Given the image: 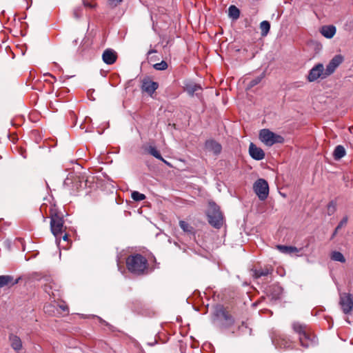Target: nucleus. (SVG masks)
I'll return each mask as SVG.
<instances>
[{"mask_svg": "<svg viewBox=\"0 0 353 353\" xmlns=\"http://www.w3.org/2000/svg\"><path fill=\"white\" fill-rule=\"evenodd\" d=\"M102 59L105 63L112 65L116 62L117 54L113 49H105L103 52Z\"/></svg>", "mask_w": 353, "mask_h": 353, "instance_id": "nucleus-13", "label": "nucleus"}, {"mask_svg": "<svg viewBox=\"0 0 353 353\" xmlns=\"http://www.w3.org/2000/svg\"><path fill=\"white\" fill-rule=\"evenodd\" d=\"M126 266L130 272L137 275L143 274L148 269V260L140 254H132L126 259Z\"/></svg>", "mask_w": 353, "mask_h": 353, "instance_id": "nucleus-2", "label": "nucleus"}, {"mask_svg": "<svg viewBox=\"0 0 353 353\" xmlns=\"http://www.w3.org/2000/svg\"><path fill=\"white\" fill-rule=\"evenodd\" d=\"M50 287L48 286V285H45L44 287V290L46 291V292L50 294Z\"/></svg>", "mask_w": 353, "mask_h": 353, "instance_id": "nucleus-35", "label": "nucleus"}, {"mask_svg": "<svg viewBox=\"0 0 353 353\" xmlns=\"http://www.w3.org/2000/svg\"><path fill=\"white\" fill-rule=\"evenodd\" d=\"M122 0H108V4L110 7L114 8L121 3Z\"/></svg>", "mask_w": 353, "mask_h": 353, "instance_id": "nucleus-34", "label": "nucleus"}, {"mask_svg": "<svg viewBox=\"0 0 353 353\" xmlns=\"http://www.w3.org/2000/svg\"><path fill=\"white\" fill-rule=\"evenodd\" d=\"M20 279V277L14 279V276L11 275H1L0 276V288L4 287L10 288L17 284Z\"/></svg>", "mask_w": 353, "mask_h": 353, "instance_id": "nucleus-14", "label": "nucleus"}, {"mask_svg": "<svg viewBox=\"0 0 353 353\" xmlns=\"http://www.w3.org/2000/svg\"><path fill=\"white\" fill-rule=\"evenodd\" d=\"M158 88L159 83L152 81L149 77L144 78L141 81V90L150 97H152Z\"/></svg>", "mask_w": 353, "mask_h": 353, "instance_id": "nucleus-9", "label": "nucleus"}, {"mask_svg": "<svg viewBox=\"0 0 353 353\" xmlns=\"http://www.w3.org/2000/svg\"><path fill=\"white\" fill-rule=\"evenodd\" d=\"M339 230H336V228H335L332 236H331V239H334V237L336 235V234L338 233Z\"/></svg>", "mask_w": 353, "mask_h": 353, "instance_id": "nucleus-36", "label": "nucleus"}, {"mask_svg": "<svg viewBox=\"0 0 353 353\" xmlns=\"http://www.w3.org/2000/svg\"><path fill=\"white\" fill-rule=\"evenodd\" d=\"M83 4L85 8L89 9H94L97 6V4L95 2L89 1L88 0H83Z\"/></svg>", "mask_w": 353, "mask_h": 353, "instance_id": "nucleus-32", "label": "nucleus"}, {"mask_svg": "<svg viewBox=\"0 0 353 353\" xmlns=\"http://www.w3.org/2000/svg\"><path fill=\"white\" fill-rule=\"evenodd\" d=\"M292 327L294 332L299 335V343L302 347L308 348L318 344L316 336L306 324L294 322L292 324Z\"/></svg>", "mask_w": 353, "mask_h": 353, "instance_id": "nucleus-1", "label": "nucleus"}, {"mask_svg": "<svg viewBox=\"0 0 353 353\" xmlns=\"http://www.w3.org/2000/svg\"><path fill=\"white\" fill-rule=\"evenodd\" d=\"M276 248L282 253L287 254H295L296 256H300L298 253L303 250V248H297L294 246H288V245H276Z\"/></svg>", "mask_w": 353, "mask_h": 353, "instance_id": "nucleus-15", "label": "nucleus"}, {"mask_svg": "<svg viewBox=\"0 0 353 353\" xmlns=\"http://www.w3.org/2000/svg\"><path fill=\"white\" fill-rule=\"evenodd\" d=\"M131 196H132V199L136 201H143L145 199V194H141L137 191L132 192Z\"/></svg>", "mask_w": 353, "mask_h": 353, "instance_id": "nucleus-29", "label": "nucleus"}, {"mask_svg": "<svg viewBox=\"0 0 353 353\" xmlns=\"http://www.w3.org/2000/svg\"><path fill=\"white\" fill-rule=\"evenodd\" d=\"M260 29L262 36H266L270 29V23L268 21H263L260 23Z\"/></svg>", "mask_w": 353, "mask_h": 353, "instance_id": "nucleus-27", "label": "nucleus"}, {"mask_svg": "<svg viewBox=\"0 0 353 353\" xmlns=\"http://www.w3.org/2000/svg\"><path fill=\"white\" fill-rule=\"evenodd\" d=\"M209 223L215 228L219 229L223 223V216L220 208L214 202L209 203V208L207 212Z\"/></svg>", "mask_w": 353, "mask_h": 353, "instance_id": "nucleus-3", "label": "nucleus"}, {"mask_svg": "<svg viewBox=\"0 0 353 353\" xmlns=\"http://www.w3.org/2000/svg\"><path fill=\"white\" fill-rule=\"evenodd\" d=\"M339 305L344 314H350L353 310V295L346 292L341 293Z\"/></svg>", "mask_w": 353, "mask_h": 353, "instance_id": "nucleus-8", "label": "nucleus"}, {"mask_svg": "<svg viewBox=\"0 0 353 353\" xmlns=\"http://www.w3.org/2000/svg\"><path fill=\"white\" fill-rule=\"evenodd\" d=\"M249 154L252 159L256 161L262 160L265 157L264 151L253 143H250V144Z\"/></svg>", "mask_w": 353, "mask_h": 353, "instance_id": "nucleus-12", "label": "nucleus"}, {"mask_svg": "<svg viewBox=\"0 0 353 353\" xmlns=\"http://www.w3.org/2000/svg\"><path fill=\"white\" fill-rule=\"evenodd\" d=\"M74 15L76 17H79L78 12H77V11H74Z\"/></svg>", "mask_w": 353, "mask_h": 353, "instance_id": "nucleus-40", "label": "nucleus"}, {"mask_svg": "<svg viewBox=\"0 0 353 353\" xmlns=\"http://www.w3.org/2000/svg\"><path fill=\"white\" fill-rule=\"evenodd\" d=\"M346 154V151L343 145H337L333 152V157L335 160H339Z\"/></svg>", "mask_w": 353, "mask_h": 353, "instance_id": "nucleus-23", "label": "nucleus"}, {"mask_svg": "<svg viewBox=\"0 0 353 353\" xmlns=\"http://www.w3.org/2000/svg\"><path fill=\"white\" fill-rule=\"evenodd\" d=\"M321 33L325 38L331 39L336 33V28L334 26H324L321 28Z\"/></svg>", "mask_w": 353, "mask_h": 353, "instance_id": "nucleus-20", "label": "nucleus"}, {"mask_svg": "<svg viewBox=\"0 0 353 353\" xmlns=\"http://www.w3.org/2000/svg\"><path fill=\"white\" fill-rule=\"evenodd\" d=\"M60 307L62 309V310L63 311H68V307L67 306H63V305H61L60 306Z\"/></svg>", "mask_w": 353, "mask_h": 353, "instance_id": "nucleus-37", "label": "nucleus"}, {"mask_svg": "<svg viewBox=\"0 0 353 353\" xmlns=\"http://www.w3.org/2000/svg\"><path fill=\"white\" fill-rule=\"evenodd\" d=\"M184 89L190 96H193L198 90H201V87L195 83L188 82L185 84Z\"/></svg>", "mask_w": 353, "mask_h": 353, "instance_id": "nucleus-21", "label": "nucleus"}, {"mask_svg": "<svg viewBox=\"0 0 353 353\" xmlns=\"http://www.w3.org/2000/svg\"><path fill=\"white\" fill-rule=\"evenodd\" d=\"M348 221V217L347 216H344L342 220L339 222L338 225L336 226V230H339L343 227L345 226Z\"/></svg>", "mask_w": 353, "mask_h": 353, "instance_id": "nucleus-33", "label": "nucleus"}, {"mask_svg": "<svg viewBox=\"0 0 353 353\" xmlns=\"http://www.w3.org/2000/svg\"><path fill=\"white\" fill-rule=\"evenodd\" d=\"M272 271L273 268L271 266H265L264 268L253 270V275L255 278L258 279L272 274Z\"/></svg>", "mask_w": 353, "mask_h": 353, "instance_id": "nucleus-18", "label": "nucleus"}, {"mask_svg": "<svg viewBox=\"0 0 353 353\" xmlns=\"http://www.w3.org/2000/svg\"><path fill=\"white\" fill-rule=\"evenodd\" d=\"M253 189L259 199L264 201L269 194V186L268 182L263 179H259L255 181Z\"/></svg>", "mask_w": 353, "mask_h": 353, "instance_id": "nucleus-7", "label": "nucleus"}, {"mask_svg": "<svg viewBox=\"0 0 353 353\" xmlns=\"http://www.w3.org/2000/svg\"><path fill=\"white\" fill-rule=\"evenodd\" d=\"M9 341L12 348L15 351H19L22 349V341L18 336L13 334H10Z\"/></svg>", "mask_w": 353, "mask_h": 353, "instance_id": "nucleus-19", "label": "nucleus"}, {"mask_svg": "<svg viewBox=\"0 0 353 353\" xmlns=\"http://www.w3.org/2000/svg\"><path fill=\"white\" fill-rule=\"evenodd\" d=\"M50 216L51 232L57 237L63 232L64 221L63 216L61 214L56 212V210H51Z\"/></svg>", "mask_w": 353, "mask_h": 353, "instance_id": "nucleus-6", "label": "nucleus"}, {"mask_svg": "<svg viewBox=\"0 0 353 353\" xmlns=\"http://www.w3.org/2000/svg\"><path fill=\"white\" fill-rule=\"evenodd\" d=\"M179 226L183 230V231L188 234H194V228L187 223L185 221H179Z\"/></svg>", "mask_w": 353, "mask_h": 353, "instance_id": "nucleus-24", "label": "nucleus"}, {"mask_svg": "<svg viewBox=\"0 0 353 353\" xmlns=\"http://www.w3.org/2000/svg\"><path fill=\"white\" fill-rule=\"evenodd\" d=\"M263 77H264V74L263 73L260 76L256 77V78H254V79L250 81L249 83V85H248V88H251L256 85L257 84H259L261 81V80L263 79Z\"/></svg>", "mask_w": 353, "mask_h": 353, "instance_id": "nucleus-30", "label": "nucleus"}, {"mask_svg": "<svg viewBox=\"0 0 353 353\" xmlns=\"http://www.w3.org/2000/svg\"><path fill=\"white\" fill-rule=\"evenodd\" d=\"M324 72L323 65L322 63H318L310 70L307 77V80L310 82H313L320 77L322 79L326 78L327 77H324Z\"/></svg>", "mask_w": 353, "mask_h": 353, "instance_id": "nucleus-10", "label": "nucleus"}, {"mask_svg": "<svg viewBox=\"0 0 353 353\" xmlns=\"http://www.w3.org/2000/svg\"><path fill=\"white\" fill-rule=\"evenodd\" d=\"M205 145L208 151L212 152L215 154H219L221 152L222 147L221 144L214 140L207 141Z\"/></svg>", "mask_w": 353, "mask_h": 353, "instance_id": "nucleus-17", "label": "nucleus"}, {"mask_svg": "<svg viewBox=\"0 0 353 353\" xmlns=\"http://www.w3.org/2000/svg\"><path fill=\"white\" fill-rule=\"evenodd\" d=\"M276 345L284 349H291L293 347V343L289 339H286L284 336H279L274 339Z\"/></svg>", "mask_w": 353, "mask_h": 353, "instance_id": "nucleus-16", "label": "nucleus"}, {"mask_svg": "<svg viewBox=\"0 0 353 353\" xmlns=\"http://www.w3.org/2000/svg\"><path fill=\"white\" fill-rule=\"evenodd\" d=\"M343 61V58L341 55L334 56L327 65L325 70H324V77H328L332 74Z\"/></svg>", "mask_w": 353, "mask_h": 353, "instance_id": "nucleus-11", "label": "nucleus"}, {"mask_svg": "<svg viewBox=\"0 0 353 353\" xmlns=\"http://www.w3.org/2000/svg\"><path fill=\"white\" fill-rule=\"evenodd\" d=\"M228 14L232 19H237L240 16V10L235 6H230L228 8Z\"/></svg>", "mask_w": 353, "mask_h": 353, "instance_id": "nucleus-26", "label": "nucleus"}, {"mask_svg": "<svg viewBox=\"0 0 353 353\" xmlns=\"http://www.w3.org/2000/svg\"><path fill=\"white\" fill-rule=\"evenodd\" d=\"M259 137L261 141L268 146L284 142V138L282 136L270 131L269 129L261 130Z\"/></svg>", "mask_w": 353, "mask_h": 353, "instance_id": "nucleus-5", "label": "nucleus"}, {"mask_svg": "<svg viewBox=\"0 0 353 353\" xmlns=\"http://www.w3.org/2000/svg\"><path fill=\"white\" fill-rule=\"evenodd\" d=\"M63 240L66 241L68 239V235L65 234L63 236Z\"/></svg>", "mask_w": 353, "mask_h": 353, "instance_id": "nucleus-39", "label": "nucleus"}, {"mask_svg": "<svg viewBox=\"0 0 353 353\" xmlns=\"http://www.w3.org/2000/svg\"><path fill=\"white\" fill-rule=\"evenodd\" d=\"M330 259L332 261L341 263H345L346 260L343 254L339 251H333L330 254Z\"/></svg>", "mask_w": 353, "mask_h": 353, "instance_id": "nucleus-25", "label": "nucleus"}, {"mask_svg": "<svg viewBox=\"0 0 353 353\" xmlns=\"http://www.w3.org/2000/svg\"><path fill=\"white\" fill-rule=\"evenodd\" d=\"M154 68L157 70H165L168 68V63L165 61L157 63L153 65Z\"/></svg>", "mask_w": 353, "mask_h": 353, "instance_id": "nucleus-31", "label": "nucleus"}, {"mask_svg": "<svg viewBox=\"0 0 353 353\" xmlns=\"http://www.w3.org/2000/svg\"><path fill=\"white\" fill-rule=\"evenodd\" d=\"M214 315L225 328L231 327L234 323V319L223 305H217L215 307Z\"/></svg>", "mask_w": 353, "mask_h": 353, "instance_id": "nucleus-4", "label": "nucleus"}, {"mask_svg": "<svg viewBox=\"0 0 353 353\" xmlns=\"http://www.w3.org/2000/svg\"><path fill=\"white\" fill-rule=\"evenodd\" d=\"M336 210V202L335 201H331L327 205V214L328 216H331L335 213Z\"/></svg>", "mask_w": 353, "mask_h": 353, "instance_id": "nucleus-28", "label": "nucleus"}, {"mask_svg": "<svg viewBox=\"0 0 353 353\" xmlns=\"http://www.w3.org/2000/svg\"><path fill=\"white\" fill-rule=\"evenodd\" d=\"M146 151L151 154L152 156L154 157L155 158L162 161L163 163H165L167 165H169V163L166 161L161 155L159 150H157V148L154 146L150 145L147 149Z\"/></svg>", "mask_w": 353, "mask_h": 353, "instance_id": "nucleus-22", "label": "nucleus"}, {"mask_svg": "<svg viewBox=\"0 0 353 353\" xmlns=\"http://www.w3.org/2000/svg\"><path fill=\"white\" fill-rule=\"evenodd\" d=\"M154 52H156V50H150L148 52V54H150L154 53Z\"/></svg>", "mask_w": 353, "mask_h": 353, "instance_id": "nucleus-38", "label": "nucleus"}]
</instances>
